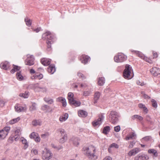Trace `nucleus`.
Wrapping results in <instances>:
<instances>
[{
	"mask_svg": "<svg viewBox=\"0 0 160 160\" xmlns=\"http://www.w3.org/2000/svg\"><path fill=\"white\" fill-rule=\"evenodd\" d=\"M36 72L33 69H31L30 70V73L31 74L35 73Z\"/></svg>",
	"mask_w": 160,
	"mask_h": 160,
	"instance_id": "obj_61",
	"label": "nucleus"
},
{
	"mask_svg": "<svg viewBox=\"0 0 160 160\" xmlns=\"http://www.w3.org/2000/svg\"><path fill=\"white\" fill-rule=\"evenodd\" d=\"M113 147H114L116 148H119V146L117 144L115 143H113L110 146L109 148L108 149V150L109 152H110V148Z\"/></svg>",
	"mask_w": 160,
	"mask_h": 160,
	"instance_id": "obj_42",
	"label": "nucleus"
},
{
	"mask_svg": "<svg viewBox=\"0 0 160 160\" xmlns=\"http://www.w3.org/2000/svg\"><path fill=\"white\" fill-rule=\"evenodd\" d=\"M101 94L100 92H96L94 95V103H96L97 102V101L99 99Z\"/></svg>",
	"mask_w": 160,
	"mask_h": 160,
	"instance_id": "obj_26",
	"label": "nucleus"
},
{
	"mask_svg": "<svg viewBox=\"0 0 160 160\" xmlns=\"http://www.w3.org/2000/svg\"><path fill=\"white\" fill-rule=\"evenodd\" d=\"M134 144H135V143H134L133 142H131L130 143L129 146V148H132L133 147Z\"/></svg>",
	"mask_w": 160,
	"mask_h": 160,
	"instance_id": "obj_59",
	"label": "nucleus"
},
{
	"mask_svg": "<svg viewBox=\"0 0 160 160\" xmlns=\"http://www.w3.org/2000/svg\"><path fill=\"white\" fill-rule=\"evenodd\" d=\"M131 118L132 120H134L135 119H138L140 121L142 120L143 119V118L142 116L137 115H133L132 117Z\"/></svg>",
	"mask_w": 160,
	"mask_h": 160,
	"instance_id": "obj_34",
	"label": "nucleus"
},
{
	"mask_svg": "<svg viewBox=\"0 0 160 160\" xmlns=\"http://www.w3.org/2000/svg\"><path fill=\"white\" fill-rule=\"evenodd\" d=\"M15 111L18 112H25L27 110L26 106H21L19 104H16L15 106Z\"/></svg>",
	"mask_w": 160,
	"mask_h": 160,
	"instance_id": "obj_11",
	"label": "nucleus"
},
{
	"mask_svg": "<svg viewBox=\"0 0 160 160\" xmlns=\"http://www.w3.org/2000/svg\"><path fill=\"white\" fill-rule=\"evenodd\" d=\"M105 82V80L104 77H100L98 79V83L100 86L103 85Z\"/></svg>",
	"mask_w": 160,
	"mask_h": 160,
	"instance_id": "obj_28",
	"label": "nucleus"
},
{
	"mask_svg": "<svg viewBox=\"0 0 160 160\" xmlns=\"http://www.w3.org/2000/svg\"><path fill=\"white\" fill-rule=\"evenodd\" d=\"M132 68L130 67V66L128 64L126 65L125 66V68L123 72L124 78L127 79L132 78L133 76V74L132 73Z\"/></svg>",
	"mask_w": 160,
	"mask_h": 160,
	"instance_id": "obj_3",
	"label": "nucleus"
},
{
	"mask_svg": "<svg viewBox=\"0 0 160 160\" xmlns=\"http://www.w3.org/2000/svg\"><path fill=\"white\" fill-rule=\"evenodd\" d=\"M41 62L44 66L49 65L51 63V59L49 58H44L41 60Z\"/></svg>",
	"mask_w": 160,
	"mask_h": 160,
	"instance_id": "obj_18",
	"label": "nucleus"
},
{
	"mask_svg": "<svg viewBox=\"0 0 160 160\" xmlns=\"http://www.w3.org/2000/svg\"><path fill=\"white\" fill-rule=\"evenodd\" d=\"M110 130V127L108 126L105 127L103 129L102 133L105 134H107Z\"/></svg>",
	"mask_w": 160,
	"mask_h": 160,
	"instance_id": "obj_35",
	"label": "nucleus"
},
{
	"mask_svg": "<svg viewBox=\"0 0 160 160\" xmlns=\"http://www.w3.org/2000/svg\"><path fill=\"white\" fill-rule=\"evenodd\" d=\"M143 60L150 64L152 63L153 62V61L151 59L146 56L145 57Z\"/></svg>",
	"mask_w": 160,
	"mask_h": 160,
	"instance_id": "obj_44",
	"label": "nucleus"
},
{
	"mask_svg": "<svg viewBox=\"0 0 160 160\" xmlns=\"http://www.w3.org/2000/svg\"><path fill=\"white\" fill-rule=\"evenodd\" d=\"M152 54L153 55V59L158 57V54L156 52H155V51H152Z\"/></svg>",
	"mask_w": 160,
	"mask_h": 160,
	"instance_id": "obj_49",
	"label": "nucleus"
},
{
	"mask_svg": "<svg viewBox=\"0 0 160 160\" xmlns=\"http://www.w3.org/2000/svg\"><path fill=\"white\" fill-rule=\"evenodd\" d=\"M104 117L102 114L99 115L98 118L92 122L93 126L94 127L99 126L102 123Z\"/></svg>",
	"mask_w": 160,
	"mask_h": 160,
	"instance_id": "obj_8",
	"label": "nucleus"
},
{
	"mask_svg": "<svg viewBox=\"0 0 160 160\" xmlns=\"http://www.w3.org/2000/svg\"><path fill=\"white\" fill-rule=\"evenodd\" d=\"M118 114L116 112L112 111L109 115V121L112 124H115L118 122Z\"/></svg>",
	"mask_w": 160,
	"mask_h": 160,
	"instance_id": "obj_4",
	"label": "nucleus"
},
{
	"mask_svg": "<svg viewBox=\"0 0 160 160\" xmlns=\"http://www.w3.org/2000/svg\"><path fill=\"white\" fill-rule=\"evenodd\" d=\"M145 106V105L142 103H139L138 105V107L140 108H143Z\"/></svg>",
	"mask_w": 160,
	"mask_h": 160,
	"instance_id": "obj_57",
	"label": "nucleus"
},
{
	"mask_svg": "<svg viewBox=\"0 0 160 160\" xmlns=\"http://www.w3.org/2000/svg\"><path fill=\"white\" fill-rule=\"evenodd\" d=\"M25 21L27 26L29 27L30 26L32 22V21L31 20L28 18H26L25 19Z\"/></svg>",
	"mask_w": 160,
	"mask_h": 160,
	"instance_id": "obj_36",
	"label": "nucleus"
},
{
	"mask_svg": "<svg viewBox=\"0 0 160 160\" xmlns=\"http://www.w3.org/2000/svg\"><path fill=\"white\" fill-rule=\"evenodd\" d=\"M49 136V133L48 132L45 133L41 135V137L42 138H44Z\"/></svg>",
	"mask_w": 160,
	"mask_h": 160,
	"instance_id": "obj_51",
	"label": "nucleus"
},
{
	"mask_svg": "<svg viewBox=\"0 0 160 160\" xmlns=\"http://www.w3.org/2000/svg\"><path fill=\"white\" fill-rule=\"evenodd\" d=\"M82 149L85 154L89 158L92 159L96 156V148L94 146L84 147Z\"/></svg>",
	"mask_w": 160,
	"mask_h": 160,
	"instance_id": "obj_2",
	"label": "nucleus"
},
{
	"mask_svg": "<svg viewBox=\"0 0 160 160\" xmlns=\"http://www.w3.org/2000/svg\"><path fill=\"white\" fill-rule=\"evenodd\" d=\"M5 102L4 100L0 98V107H3L4 105Z\"/></svg>",
	"mask_w": 160,
	"mask_h": 160,
	"instance_id": "obj_48",
	"label": "nucleus"
},
{
	"mask_svg": "<svg viewBox=\"0 0 160 160\" xmlns=\"http://www.w3.org/2000/svg\"><path fill=\"white\" fill-rule=\"evenodd\" d=\"M44 99L46 102L48 104H51L53 102V100L52 99H49L47 98H45Z\"/></svg>",
	"mask_w": 160,
	"mask_h": 160,
	"instance_id": "obj_43",
	"label": "nucleus"
},
{
	"mask_svg": "<svg viewBox=\"0 0 160 160\" xmlns=\"http://www.w3.org/2000/svg\"><path fill=\"white\" fill-rule=\"evenodd\" d=\"M43 77V75L42 74H40L38 75L37 73H36L35 75L32 76L31 78L32 79H38V80L42 79Z\"/></svg>",
	"mask_w": 160,
	"mask_h": 160,
	"instance_id": "obj_27",
	"label": "nucleus"
},
{
	"mask_svg": "<svg viewBox=\"0 0 160 160\" xmlns=\"http://www.w3.org/2000/svg\"><path fill=\"white\" fill-rule=\"evenodd\" d=\"M151 102H152V106L155 108H156L157 106L156 101L154 99H152V100Z\"/></svg>",
	"mask_w": 160,
	"mask_h": 160,
	"instance_id": "obj_46",
	"label": "nucleus"
},
{
	"mask_svg": "<svg viewBox=\"0 0 160 160\" xmlns=\"http://www.w3.org/2000/svg\"><path fill=\"white\" fill-rule=\"evenodd\" d=\"M78 114L79 117L83 118L85 117L88 115V113L82 110H79L78 111Z\"/></svg>",
	"mask_w": 160,
	"mask_h": 160,
	"instance_id": "obj_24",
	"label": "nucleus"
},
{
	"mask_svg": "<svg viewBox=\"0 0 160 160\" xmlns=\"http://www.w3.org/2000/svg\"><path fill=\"white\" fill-rule=\"evenodd\" d=\"M27 58L25 60V65L32 66L34 64V58L33 55H27Z\"/></svg>",
	"mask_w": 160,
	"mask_h": 160,
	"instance_id": "obj_9",
	"label": "nucleus"
},
{
	"mask_svg": "<svg viewBox=\"0 0 160 160\" xmlns=\"http://www.w3.org/2000/svg\"><path fill=\"white\" fill-rule=\"evenodd\" d=\"M21 140L22 143L24 144V149H26L28 147V144L27 140L23 138H21Z\"/></svg>",
	"mask_w": 160,
	"mask_h": 160,
	"instance_id": "obj_30",
	"label": "nucleus"
},
{
	"mask_svg": "<svg viewBox=\"0 0 160 160\" xmlns=\"http://www.w3.org/2000/svg\"><path fill=\"white\" fill-rule=\"evenodd\" d=\"M127 58L126 56L122 53H119L114 57V60L117 62H122L125 61Z\"/></svg>",
	"mask_w": 160,
	"mask_h": 160,
	"instance_id": "obj_7",
	"label": "nucleus"
},
{
	"mask_svg": "<svg viewBox=\"0 0 160 160\" xmlns=\"http://www.w3.org/2000/svg\"><path fill=\"white\" fill-rule=\"evenodd\" d=\"M80 60L82 63L85 64L90 60V58L87 55H82L80 57Z\"/></svg>",
	"mask_w": 160,
	"mask_h": 160,
	"instance_id": "obj_13",
	"label": "nucleus"
},
{
	"mask_svg": "<svg viewBox=\"0 0 160 160\" xmlns=\"http://www.w3.org/2000/svg\"><path fill=\"white\" fill-rule=\"evenodd\" d=\"M31 138H33L37 142H39L40 141V138L38 134L35 132H32L29 135Z\"/></svg>",
	"mask_w": 160,
	"mask_h": 160,
	"instance_id": "obj_12",
	"label": "nucleus"
},
{
	"mask_svg": "<svg viewBox=\"0 0 160 160\" xmlns=\"http://www.w3.org/2000/svg\"><path fill=\"white\" fill-rule=\"evenodd\" d=\"M120 130V127L119 125L115 127L114 128V130L116 132H118Z\"/></svg>",
	"mask_w": 160,
	"mask_h": 160,
	"instance_id": "obj_50",
	"label": "nucleus"
},
{
	"mask_svg": "<svg viewBox=\"0 0 160 160\" xmlns=\"http://www.w3.org/2000/svg\"><path fill=\"white\" fill-rule=\"evenodd\" d=\"M36 104L35 103H32V105H31L29 108V110L30 111H34L36 109Z\"/></svg>",
	"mask_w": 160,
	"mask_h": 160,
	"instance_id": "obj_41",
	"label": "nucleus"
},
{
	"mask_svg": "<svg viewBox=\"0 0 160 160\" xmlns=\"http://www.w3.org/2000/svg\"><path fill=\"white\" fill-rule=\"evenodd\" d=\"M19 96L24 98H27L29 96V92H25L24 93H20Z\"/></svg>",
	"mask_w": 160,
	"mask_h": 160,
	"instance_id": "obj_38",
	"label": "nucleus"
},
{
	"mask_svg": "<svg viewBox=\"0 0 160 160\" xmlns=\"http://www.w3.org/2000/svg\"><path fill=\"white\" fill-rule=\"evenodd\" d=\"M150 72L154 76H157L159 74L160 70L159 68L154 67L151 69Z\"/></svg>",
	"mask_w": 160,
	"mask_h": 160,
	"instance_id": "obj_15",
	"label": "nucleus"
},
{
	"mask_svg": "<svg viewBox=\"0 0 160 160\" xmlns=\"http://www.w3.org/2000/svg\"><path fill=\"white\" fill-rule=\"evenodd\" d=\"M74 95L72 92H69L68 94V98L69 101V103L71 102L74 99L73 98Z\"/></svg>",
	"mask_w": 160,
	"mask_h": 160,
	"instance_id": "obj_33",
	"label": "nucleus"
},
{
	"mask_svg": "<svg viewBox=\"0 0 160 160\" xmlns=\"http://www.w3.org/2000/svg\"><path fill=\"white\" fill-rule=\"evenodd\" d=\"M137 84L138 85H140L141 86H143L145 85L144 83L143 82H141L139 80H138L136 82Z\"/></svg>",
	"mask_w": 160,
	"mask_h": 160,
	"instance_id": "obj_52",
	"label": "nucleus"
},
{
	"mask_svg": "<svg viewBox=\"0 0 160 160\" xmlns=\"http://www.w3.org/2000/svg\"><path fill=\"white\" fill-rule=\"evenodd\" d=\"M56 101L58 102H61L63 107H65L67 105L66 100L65 98L63 97H60L57 98L56 99Z\"/></svg>",
	"mask_w": 160,
	"mask_h": 160,
	"instance_id": "obj_20",
	"label": "nucleus"
},
{
	"mask_svg": "<svg viewBox=\"0 0 160 160\" xmlns=\"http://www.w3.org/2000/svg\"><path fill=\"white\" fill-rule=\"evenodd\" d=\"M21 130L20 128H16L14 131V138L15 141L18 140L19 138V135H20Z\"/></svg>",
	"mask_w": 160,
	"mask_h": 160,
	"instance_id": "obj_17",
	"label": "nucleus"
},
{
	"mask_svg": "<svg viewBox=\"0 0 160 160\" xmlns=\"http://www.w3.org/2000/svg\"><path fill=\"white\" fill-rule=\"evenodd\" d=\"M13 67L14 68H15V69L16 71H18L20 69V67H18L17 66L15 65H13Z\"/></svg>",
	"mask_w": 160,
	"mask_h": 160,
	"instance_id": "obj_54",
	"label": "nucleus"
},
{
	"mask_svg": "<svg viewBox=\"0 0 160 160\" xmlns=\"http://www.w3.org/2000/svg\"><path fill=\"white\" fill-rule=\"evenodd\" d=\"M1 68L7 70L9 68L10 65L9 62L7 61H5L2 62L0 65Z\"/></svg>",
	"mask_w": 160,
	"mask_h": 160,
	"instance_id": "obj_16",
	"label": "nucleus"
},
{
	"mask_svg": "<svg viewBox=\"0 0 160 160\" xmlns=\"http://www.w3.org/2000/svg\"><path fill=\"white\" fill-rule=\"evenodd\" d=\"M139 157L143 160H148L149 159V157L146 155H143L140 156H139Z\"/></svg>",
	"mask_w": 160,
	"mask_h": 160,
	"instance_id": "obj_45",
	"label": "nucleus"
},
{
	"mask_svg": "<svg viewBox=\"0 0 160 160\" xmlns=\"http://www.w3.org/2000/svg\"><path fill=\"white\" fill-rule=\"evenodd\" d=\"M78 77H83V75L80 72H78Z\"/></svg>",
	"mask_w": 160,
	"mask_h": 160,
	"instance_id": "obj_63",
	"label": "nucleus"
},
{
	"mask_svg": "<svg viewBox=\"0 0 160 160\" xmlns=\"http://www.w3.org/2000/svg\"><path fill=\"white\" fill-rule=\"evenodd\" d=\"M136 135L135 133L133 132H130L125 138L126 140L129 139H134L136 138Z\"/></svg>",
	"mask_w": 160,
	"mask_h": 160,
	"instance_id": "obj_19",
	"label": "nucleus"
},
{
	"mask_svg": "<svg viewBox=\"0 0 160 160\" xmlns=\"http://www.w3.org/2000/svg\"><path fill=\"white\" fill-rule=\"evenodd\" d=\"M90 92L89 91H85L83 92V95L85 96H88L89 95Z\"/></svg>",
	"mask_w": 160,
	"mask_h": 160,
	"instance_id": "obj_56",
	"label": "nucleus"
},
{
	"mask_svg": "<svg viewBox=\"0 0 160 160\" xmlns=\"http://www.w3.org/2000/svg\"><path fill=\"white\" fill-rule=\"evenodd\" d=\"M38 84L35 85L36 88H35V90L36 91H41L42 92H46L47 91V88L46 87L41 88L38 87Z\"/></svg>",
	"mask_w": 160,
	"mask_h": 160,
	"instance_id": "obj_25",
	"label": "nucleus"
},
{
	"mask_svg": "<svg viewBox=\"0 0 160 160\" xmlns=\"http://www.w3.org/2000/svg\"><path fill=\"white\" fill-rule=\"evenodd\" d=\"M103 160H112V158L110 157L107 156Z\"/></svg>",
	"mask_w": 160,
	"mask_h": 160,
	"instance_id": "obj_58",
	"label": "nucleus"
},
{
	"mask_svg": "<svg viewBox=\"0 0 160 160\" xmlns=\"http://www.w3.org/2000/svg\"><path fill=\"white\" fill-rule=\"evenodd\" d=\"M41 123V122L39 120H34L32 122V124L34 126L40 125Z\"/></svg>",
	"mask_w": 160,
	"mask_h": 160,
	"instance_id": "obj_39",
	"label": "nucleus"
},
{
	"mask_svg": "<svg viewBox=\"0 0 160 160\" xmlns=\"http://www.w3.org/2000/svg\"><path fill=\"white\" fill-rule=\"evenodd\" d=\"M140 151V150L139 148H135L130 150L128 153V154L129 156L135 155L139 152Z\"/></svg>",
	"mask_w": 160,
	"mask_h": 160,
	"instance_id": "obj_14",
	"label": "nucleus"
},
{
	"mask_svg": "<svg viewBox=\"0 0 160 160\" xmlns=\"http://www.w3.org/2000/svg\"><path fill=\"white\" fill-rule=\"evenodd\" d=\"M73 145L75 146H77L79 145L80 139L77 138L72 137L71 139Z\"/></svg>",
	"mask_w": 160,
	"mask_h": 160,
	"instance_id": "obj_22",
	"label": "nucleus"
},
{
	"mask_svg": "<svg viewBox=\"0 0 160 160\" xmlns=\"http://www.w3.org/2000/svg\"><path fill=\"white\" fill-rule=\"evenodd\" d=\"M40 30V28H37L35 29L34 31H35L36 32H39Z\"/></svg>",
	"mask_w": 160,
	"mask_h": 160,
	"instance_id": "obj_64",
	"label": "nucleus"
},
{
	"mask_svg": "<svg viewBox=\"0 0 160 160\" xmlns=\"http://www.w3.org/2000/svg\"><path fill=\"white\" fill-rule=\"evenodd\" d=\"M68 114L67 113H65L64 114L60 116L59 118V120L61 122L65 121L68 119Z\"/></svg>",
	"mask_w": 160,
	"mask_h": 160,
	"instance_id": "obj_23",
	"label": "nucleus"
},
{
	"mask_svg": "<svg viewBox=\"0 0 160 160\" xmlns=\"http://www.w3.org/2000/svg\"><path fill=\"white\" fill-rule=\"evenodd\" d=\"M148 152L150 154L152 153L153 154V157H156L158 156L157 151L154 149H149L148 151Z\"/></svg>",
	"mask_w": 160,
	"mask_h": 160,
	"instance_id": "obj_32",
	"label": "nucleus"
},
{
	"mask_svg": "<svg viewBox=\"0 0 160 160\" xmlns=\"http://www.w3.org/2000/svg\"><path fill=\"white\" fill-rule=\"evenodd\" d=\"M143 111L145 112L146 113H147L148 111L147 108L145 107H144L143 108Z\"/></svg>",
	"mask_w": 160,
	"mask_h": 160,
	"instance_id": "obj_62",
	"label": "nucleus"
},
{
	"mask_svg": "<svg viewBox=\"0 0 160 160\" xmlns=\"http://www.w3.org/2000/svg\"><path fill=\"white\" fill-rule=\"evenodd\" d=\"M20 118L18 117V118L13 119L9 122V123L10 124H13L18 122L20 120Z\"/></svg>",
	"mask_w": 160,
	"mask_h": 160,
	"instance_id": "obj_31",
	"label": "nucleus"
},
{
	"mask_svg": "<svg viewBox=\"0 0 160 160\" xmlns=\"http://www.w3.org/2000/svg\"><path fill=\"white\" fill-rule=\"evenodd\" d=\"M69 103L75 107L79 106L81 104V102L80 101H76L74 100V99L72 100L71 102H70Z\"/></svg>",
	"mask_w": 160,
	"mask_h": 160,
	"instance_id": "obj_29",
	"label": "nucleus"
},
{
	"mask_svg": "<svg viewBox=\"0 0 160 160\" xmlns=\"http://www.w3.org/2000/svg\"><path fill=\"white\" fill-rule=\"evenodd\" d=\"M11 128L10 127H5L0 130V140H2L6 138L9 133Z\"/></svg>",
	"mask_w": 160,
	"mask_h": 160,
	"instance_id": "obj_6",
	"label": "nucleus"
},
{
	"mask_svg": "<svg viewBox=\"0 0 160 160\" xmlns=\"http://www.w3.org/2000/svg\"><path fill=\"white\" fill-rule=\"evenodd\" d=\"M48 71L49 73L53 74L55 71V66L53 64H51L48 68Z\"/></svg>",
	"mask_w": 160,
	"mask_h": 160,
	"instance_id": "obj_21",
	"label": "nucleus"
},
{
	"mask_svg": "<svg viewBox=\"0 0 160 160\" xmlns=\"http://www.w3.org/2000/svg\"><path fill=\"white\" fill-rule=\"evenodd\" d=\"M52 146L53 148L56 149L57 150H60L62 148V147H58L55 146V145L53 144H52Z\"/></svg>",
	"mask_w": 160,
	"mask_h": 160,
	"instance_id": "obj_53",
	"label": "nucleus"
},
{
	"mask_svg": "<svg viewBox=\"0 0 160 160\" xmlns=\"http://www.w3.org/2000/svg\"><path fill=\"white\" fill-rule=\"evenodd\" d=\"M16 77L19 80H22L23 79V77L21 75L20 72H18L16 74Z\"/></svg>",
	"mask_w": 160,
	"mask_h": 160,
	"instance_id": "obj_37",
	"label": "nucleus"
},
{
	"mask_svg": "<svg viewBox=\"0 0 160 160\" xmlns=\"http://www.w3.org/2000/svg\"><path fill=\"white\" fill-rule=\"evenodd\" d=\"M59 132L61 134L62 138L59 139V142L61 143H63L67 139V135L64 129H60Z\"/></svg>",
	"mask_w": 160,
	"mask_h": 160,
	"instance_id": "obj_10",
	"label": "nucleus"
},
{
	"mask_svg": "<svg viewBox=\"0 0 160 160\" xmlns=\"http://www.w3.org/2000/svg\"><path fill=\"white\" fill-rule=\"evenodd\" d=\"M136 52L137 53L136 55L140 58H141L143 59L144 58L145 56L141 52Z\"/></svg>",
	"mask_w": 160,
	"mask_h": 160,
	"instance_id": "obj_40",
	"label": "nucleus"
},
{
	"mask_svg": "<svg viewBox=\"0 0 160 160\" xmlns=\"http://www.w3.org/2000/svg\"><path fill=\"white\" fill-rule=\"evenodd\" d=\"M151 138V137L148 136L144 138L143 139L145 140H149Z\"/></svg>",
	"mask_w": 160,
	"mask_h": 160,
	"instance_id": "obj_60",
	"label": "nucleus"
},
{
	"mask_svg": "<svg viewBox=\"0 0 160 160\" xmlns=\"http://www.w3.org/2000/svg\"><path fill=\"white\" fill-rule=\"evenodd\" d=\"M141 94H142L143 97L145 99H149L150 98V97L149 96L145 94L143 92H141Z\"/></svg>",
	"mask_w": 160,
	"mask_h": 160,
	"instance_id": "obj_47",
	"label": "nucleus"
},
{
	"mask_svg": "<svg viewBox=\"0 0 160 160\" xmlns=\"http://www.w3.org/2000/svg\"><path fill=\"white\" fill-rule=\"evenodd\" d=\"M31 152L32 153H33L35 155H37L38 153V150L34 149H33L32 150Z\"/></svg>",
	"mask_w": 160,
	"mask_h": 160,
	"instance_id": "obj_55",
	"label": "nucleus"
},
{
	"mask_svg": "<svg viewBox=\"0 0 160 160\" xmlns=\"http://www.w3.org/2000/svg\"><path fill=\"white\" fill-rule=\"evenodd\" d=\"M42 38L46 40L47 47L48 50L51 49V45L55 41L54 35L49 31H47L42 35Z\"/></svg>",
	"mask_w": 160,
	"mask_h": 160,
	"instance_id": "obj_1",
	"label": "nucleus"
},
{
	"mask_svg": "<svg viewBox=\"0 0 160 160\" xmlns=\"http://www.w3.org/2000/svg\"><path fill=\"white\" fill-rule=\"evenodd\" d=\"M42 158L43 160H49L52 157V154L50 150L45 148L42 152Z\"/></svg>",
	"mask_w": 160,
	"mask_h": 160,
	"instance_id": "obj_5",
	"label": "nucleus"
}]
</instances>
